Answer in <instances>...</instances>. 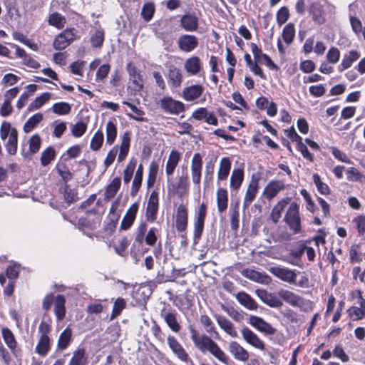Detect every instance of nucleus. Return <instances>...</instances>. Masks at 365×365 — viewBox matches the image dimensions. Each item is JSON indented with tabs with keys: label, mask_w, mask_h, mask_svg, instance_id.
<instances>
[{
	"label": "nucleus",
	"mask_w": 365,
	"mask_h": 365,
	"mask_svg": "<svg viewBox=\"0 0 365 365\" xmlns=\"http://www.w3.org/2000/svg\"><path fill=\"white\" fill-rule=\"evenodd\" d=\"M216 320L218 326L229 336L233 338L238 336L237 331L234 324L225 317L217 316Z\"/></svg>",
	"instance_id": "nucleus-20"
},
{
	"label": "nucleus",
	"mask_w": 365,
	"mask_h": 365,
	"mask_svg": "<svg viewBox=\"0 0 365 365\" xmlns=\"http://www.w3.org/2000/svg\"><path fill=\"white\" fill-rule=\"evenodd\" d=\"M349 175L348 179L350 180L359 181L360 182H365V176L362 175L355 168H350L347 170Z\"/></svg>",
	"instance_id": "nucleus-60"
},
{
	"label": "nucleus",
	"mask_w": 365,
	"mask_h": 365,
	"mask_svg": "<svg viewBox=\"0 0 365 365\" xmlns=\"http://www.w3.org/2000/svg\"><path fill=\"white\" fill-rule=\"evenodd\" d=\"M245 60L246 61L247 66L255 75L259 76L262 78H264V75L262 69L258 66L256 62H253L252 61L251 56L249 53H246L245 55Z\"/></svg>",
	"instance_id": "nucleus-52"
},
{
	"label": "nucleus",
	"mask_w": 365,
	"mask_h": 365,
	"mask_svg": "<svg viewBox=\"0 0 365 365\" xmlns=\"http://www.w3.org/2000/svg\"><path fill=\"white\" fill-rule=\"evenodd\" d=\"M191 339L195 347L202 354L209 352L220 361L226 364L228 358L218 344L206 334H200L194 329H190Z\"/></svg>",
	"instance_id": "nucleus-1"
},
{
	"label": "nucleus",
	"mask_w": 365,
	"mask_h": 365,
	"mask_svg": "<svg viewBox=\"0 0 365 365\" xmlns=\"http://www.w3.org/2000/svg\"><path fill=\"white\" fill-rule=\"evenodd\" d=\"M167 78L170 86L173 88H178L180 86L183 79L181 70L174 66H170Z\"/></svg>",
	"instance_id": "nucleus-18"
},
{
	"label": "nucleus",
	"mask_w": 365,
	"mask_h": 365,
	"mask_svg": "<svg viewBox=\"0 0 365 365\" xmlns=\"http://www.w3.org/2000/svg\"><path fill=\"white\" fill-rule=\"evenodd\" d=\"M168 344L169 347L173 351V354L181 361L184 362H187L189 361V356L182 346V345L178 342V341L173 336H168Z\"/></svg>",
	"instance_id": "nucleus-12"
},
{
	"label": "nucleus",
	"mask_w": 365,
	"mask_h": 365,
	"mask_svg": "<svg viewBox=\"0 0 365 365\" xmlns=\"http://www.w3.org/2000/svg\"><path fill=\"white\" fill-rule=\"evenodd\" d=\"M200 323L204 327L205 331L209 333H217L215 329V327L212 321L207 315H202L200 317Z\"/></svg>",
	"instance_id": "nucleus-61"
},
{
	"label": "nucleus",
	"mask_w": 365,
	"mask_h": 365,
	"mask_svg": "<svg viewBox=\"0 0 365 365\" xmlns=\"http://www.w3.org/2000/svg\"><path fill=\"white\" fill-rule=\"evenodd\" d=\"M188 185L189 182L187 175H182L177 177V180L175 183H171L169 185V190L182 195L185 193Z\"/></svg>",
	"instance_id": "nucleus-21"
},
{
	"label": "nucleus",
	"mask_w": 365,
	"mask_h": 365,
	"mask_svg": "<svg viewBox=\"0 0 365 365\" xmlns=\"http://www.w3.org/2000/svg\"><path fill=\"white\" fill-rule=\"evenodd\" d=\"M66 299L63 295L58 294L54 301V313L58 320H62L66 314Z\"/></svg>",
	"instance_id": "nucleus-33"
},
{
	"label": "nucleus",
	"mask_w": 365,
	"mask_h": 365,
	"mask_svg": "<svg viewBox=\"0 0 365 365\" xmlns=\"http://www.w3.org/2000/svg\"><path fill=\"white\" fill-rule=\"evenodd\" d=\"M231 160L227 157H224L220 160L219 169L217 172V180H225L230 172Z\"/></svg>",
	"instance_id": "nucleus-27"
},
{
	"label": "nucleus",
	"mask_w": 365,
	"mask_h": 365,
	"mask_svg": "<svg viewBox=\"0 0 365 365\" xmlns=\"http://www.w3.org/2000/svg\"><path fill=\"white\" fill-rule=\"evenodd\" d=\"M53 112L57 115H63L68 114L71 110L70 104L66 102L55 103L52 107Z\"/></svg>",
	"instance_id": "nucleus-50"
},
{
	"label": "nucleus",
	"mask_w": 365,
	"mask_h": 365,
	"mask_svg": "<svg viewBox=\"0 0 365 365\" xmlns=\"http://www.w3.org/2000/svg\"><path fill=\"white\" fill-rule=\"evenodd\" d=\"M130 133L126 131L123 133L121 138V143L120 146L119 155L118 156V162L124 160L128 153L130 148Z\"/></svg>",
	"instance_id": "nucleus-29"
},
{
	"label": "nucleus",
	"mask_w": 365,
	"mask_h": 365,
	"mask_svg": "<svg viewBox=\"0 0 365 365\" xmlns=\"http://www.w3.org/2000/svg\"><path fill=\"white\" fill-rule=\"evenodd\" d=\"M290 200L291 199L289 197L283 198L273 207L270 213V219L274 223H277L279 221L282 212L285 207L289 203Z\"/></svg>",
	"instance_id": "nucleus-22"
},
{
	"label": "nucleus",
	"mask_w": 365,
	"mask_h": 365,
	"mask_svg": "<svg viewBox=\"0 0 365 365\" xmlns=\"http://www.w3.org/2000/svg\"><path fill=\"white\" fill-rule=\"evenodd\" d=\"M161 108L170 114L178 115L185 109L184 104L171 97H164L160 101Z\"/></svg>",
	"instance_id": "nucleus-6"
},
{
	"label": "nucleus",
	"mask_w": 365,
	"mask_h": 365,
	"mask_svg": "<svg viewBox=\"0 0 365 365\" xmlns=\"http://www.w3.org/2000/svg\"><path fill=\"white\" fill-rule=\"evenodd\" d=\"M123 103L126 105L130 109L131 113H127V115L130 118L139 122H144L146 120L143 117L144 112L141 109L137 108L135 105L128 101H123Z\"/></svg>",
	"instance_id": "nucleus-40"
},
{
	"label": "nucleus",
	"mask_w": 365,
	"mask_h": 365,
	"mask_svg": "<svg viewBox=\"0 0 365 365\" xmlns=\"http://www.w3.org/2000/svg\"><path fill=\"white\" fill-rule=\"evenodd\" d=\"M136 165V160L132 159L130 160L129 163L127 165L125 169L123 172V180L125 183H128L133 175L134 170Z\"/></svg>",
	"instance_id": "nucleus-54"
},
{
	"label": "nucleus",
	"mask_w": 365,
	"mask_h": 365,
	"mask_svg": "<svg viewBox=\"0 0 365 365\" xmlns=\"http://www.w3.org/2000/svg\"><path fill=\"white\" fill-rule=\"evenodd\" d=\"M158 210V193L154 190L150 195L146 208L145 217L148 221L154 222Z\"/></svg>",
	"instance_id": "nucleus-9"
},
{
	"label": "nucleus",
	"mask_w": 365,
	"mask_h": 365,
	"mask_svg": "<svg viewBox=\"0 0 365 365\" xmlns=\"http://www.w3.org/2000/svg\"><path fill=\"white\" fill-rule=\"evenodd\" d=\"M184 68L190 76L197 75L202 68L200 59L197 56L188 58L185 61Z\"/></svg>",
	"instance_id": "nucleus-19"
},
{
	"label": "nucleus",
	"mask_w": 365,
	"mask_h": 365,
	"mask_svg": "<svg viewBox=\"0 0 365 365\" xmlns=\"http://www.w3.org/2000/svg\"><path fill=\"white\" fill-rule=\"evenodd\" d=\"M180 25L187 31H195L198 28V19L193 14H185L180 19Z\"/></svg>",
	"instance_id": "nucleus-25"
},
{
	"label": "nucleus",
	"mask_w": 365,
	"mask_h": 365,
	"mask_svg": "<svg viewBox=\"0 0 365 365\" xmlns=\"http://www.w3.org/2000/svg\"><path fill=\"white\" fill-rule=\"evenodd\" d=\"M259 189V178L252 175L247 185L244 198L242 207L243 210H247L253 200L255 199Z\"/></svg>",
	"instance_id": "nucleus-4"
},
{
	"label": "nucleus",
	"mask_w": 365,
	"mask_h": 365,
	"mask_svg": "<svg viewBox=\"0 0 365 365\" xmlns=\"http://www.w3.org/2000/svg\"><path fill=\"white\" fill-rule=\"evenodd\" d=\"M125 307V302L122 298H118L113 304V310L110 315V319L116 318Z\"/></svg>",
	"instance_id": "nucleus-53"
},
{
	"label": "nucleus",
	"mask_w": 365,
	"mask_h": 365,
	"mask_svg": "<svg viewBox=\"0 0 365 365\" xmlns=\"http://www.w3.org/2000/svg\"><path fill=\"white\" fill-rule=\"evenodd\" d=\"M237 302L245 308L250 310H255L257 309V304L254 299L246 292H241L236 294Z\"/></svg>",
	"instance_id": "nucleus-26"
},
{
	"label": "nucleus",
	"mask_w": 365,
	"mask_h": 365,
	"mask_svg": "<svg viewBox=\"0 0 365 365\" xmlns=\"http://www.w3.org/2000/svg\"><path fill=\"white\" fill-rule=\"evenodd\" d=\"M244 180V170L243 169L238 168L234 169L232 172L230 185L231 189L238 190Z\"/></svg>",
	"instance_id": "nucleus-30"
},
{
	"label": "nucleus",
	"mask_w": 365,
	"mask_h": 365,
	"mask_svg": "<svg viewBox=\"0 0 365 365\" xmlns=\"http://www.w3.org/2000/svg\"><path fill=\"white\" fill-rule=\"evenodd\" d=\"M15 54L17 57L22 59V63L31 68H38L40 64L30 56H29L26 51L18 46H15Z\"/></svg>",
	"instance_id": "nucleus-24"
},
{
	"label": "nucleus",
	"mask_w": 365,
	"mask_h": 365,
	"mask_svg": "<svg viewBox=\"0 0 365 365\" xmlns=\"http://www.w3.org/2000/svg\"><path fill=\"white\" fill-rule=\"evenodd\" d=\"M48 22L50 26L60 29L64 27L66 20L64 16L58 12H53L49 15Z\"/></svg>",
	"instance_id": "nucleus-42"
},
{
	"label": "nucleus",
	"mask_w": 365,
	"mask_h": 365,
	"mask_svg": "<svg viewBox=\"0 0 365 365\" xmlns=\"http://www.w3.org/2000/svg\"><path fill=\"white\" fill-rule=\"evenodd\" d=\"M164 319L172 331L175 332H178L180 331V326L177 322L176 317L173 313H166L164 316Z\"/></svg>",
	"instance_id": "nucleus-51"
},
{
	"label": "nucleus",
	"mask_w": 365,
	"mask_h": 365,
	"mask_svg": "<svg viewBox=\"0 0 365 365\" xmlns=\"http://www.w3.org/2000/svg\"><path fill=\"white\" fill-rule=\"evenodd\" d=\"M63 197L68 204L73 202L77 199L76 192L67 185L63 187Z\"/></svg>",
	"instance_id": "nucleus-63"
},
{
	"label": "nucleus",
	"mask_w": 365,
	"mask_h": 365,
	"mask_svg": "<svg viewBox=\"0 0 365 365\" xmlns=\"http://www.w3.org/2000/svg\"><path fill=\"white\" fill-rule=\"evenodd\" d=\"M103 133L101 130H98L96 132L91 140V149L93 151L98 150L103 145Z\"/></svg>",
	"instance_id": "nucleus-49"
},
{
	"label": "nucleus",
	"mask_w": 365,
	"mask_h": 365,
	"mask_svg": "<svg viewBox=\"0 0 365 365\" xmlns=\"http://www.w3.org/2000/svg\"><path fill=\"white\" fill-rule=\"evenodd\" d=\"M187 225V210L186 207L180 204L176 211L175 226L179 232L185 231Z\"/></svg>",
	"instance_id": "nucleus-14"
},
{
	"label": "nucleus",
	"mask_w": 365,
	"mask_h": 365,
	"mask_svg": "<svg viewBox=\"0 0 365 365\" xmlns=\"http://www.w3.org/2000/svg\"><path fill=\"white\" fill-rule=\"evenodd\" d=\"M278 294L283 300L293 307H302L304 305L303 298L291 291L282 289Z\"/></svg>",
	"instance_id": "nucleus-15"
},
{
	"label": "nucleus",
	"mask_w": 365,
	"mask_h": 365,
	"mask_svg": "<svg viewBox=\"0 0 365 365\" xmlns=\"http://www.w3.org/2000/svg\"><path fill=\"white\" fill-rule=\"evenodd\" d=\"M42 120L43 115L41 113H38L32 115L24 125V132H31Z\"/></svg>",
	"instance_id": "nucleus-47"
},
{
	"label": "nucleus",
	"mask_w": 365,
	"mask_h": 365,
	"mask_svg": "<svg viewBox=\"0 0 365 365\" xmlns=\"http://www.w3.org/2000/svg\"><path fill=\"white\" fill-rule=\"evenodd\" d=\"M198 44L197 38L195 36L183 35L178 39V46L180 50L185 52L193 51Z\"/></svg>",
	"instance_id": "nucleus-17"
},
{
	"label": "nucleus",
	"mask_w": 365,
	"mask_h": 365,
	"mask_svg": "<svg viewBox=\"0 0 365 365\" xmlns=\"http://www.w3.org/2000/svg\"><path fill=\"white\" fill-rule=\"evenodd\" d=\"M282 36L284 41L287 45L291 44L295 36L294 25L292 23L287 24L283 29Z\"/></svg>",
	"instance_id": "nucleus-46"
},
{
	"label": "nucleus",
	"mask_w": 365,
	"mask_h": 365,
	"mask_svg": "<svg viewBox=\"0 0 365 365\" xmlns=\"http://www.w3.org/2000/svg\"><path fill=\"white\" fill-rule=\"evenodd\" d=\"M158 170V166L157 163L155 162H152L149 167V173H148V180H147V184H148V187L153 186L155 182Z\"/></svg>",
	"instance_id": "nucleus-56"
},
{
	"label": "nucleus",
	"mask_w": 365,
	"mask_h": 365,
	"mask_svg": "<svg viewBox=\"0 0 365 365\" xmlns=\"http://www.w3.org/2000/svg\"><path fill=\"white\" fill-rule=\"evenodd\" d=\"M50 349L49 337L40 336L38 344L36 346V351L41 356L47 354Z\"/></svg>",
	"instance_id": "nucleus-45"
},
{
	"label": "nucleus",
	"mask_w": 365,
	"mask_h": 365,
	"mask_svg": "<svg viewBox=\"0 0 365 365\" xmlns=\"http://www.w3.org/2000/svg\"><path fill=\"white\" fill-rule=\"evenodd\" d=\"M217 209L220 212H224L227 207V192L225 189L219 188L216 195Z\"/></svg>",
	"instance_id": "nucleus-39"
},
{
	"label": "nucleus",
	"mask_w": 365,
	"mask_h": 365,
	"mask_svg": "<svg viewBox=\"0 0 365 365\" xmlns=\"http://www.w3.org/2000/svg\"><path fill=\"white\" fill-rule=\"evenodd\" d=\"M313 180L315 185L317 187L318 191L322 195H328L329 193V187L325 183H324L317 173L313 175Z\"/></svg>",
	"instance_id": "nucleus-58"
},
{
	"label": "nucleus",
	"mask_w": 365,
	"mask_h": 365,
	"mask_svg": "<svg viewBox=\"0 0 365 365\" xmlns=\"http://www.w3.org/2000/svg\"><path fill=\"white\" fill-rule=\"evenodd\" d=\"M203 87L200 85H192L182 91V97L187 101L198 98L203 92Z\"/></svg>",
	"instance_id": "nucleus-23"
},
{
	"label": "nucleus",
	"mask_w": 365,
	"mask_h": 365,
	"mask_svg": "<svg viewBox=\"0 0 365 365\" xmlns=\"http://www.w3.org/2000/svg\"><path fill=\"white\" fill-rule=\"evenodd\" d=\"M120 187V178L118 177L114 178L112 181L107 185L105 190V199L110 200L113 198Z\"/></svg>",
	"instance_id": "nucleus-35"
},
{
	"label": "nucleus",
	"mask_w": 365,
	"mask_h": 365,
	"mask_svg": "<svg viewBox=\"0 0 365 365\" xmlns=\"http://www.w3.org/2000/svg\"><path fill=\"white\" fill-rule=\"evenodd\" d=\"M241 333L242 336L246 343L260 351L265 350L264 343L251 329L247 327H244L242 329Z\"/></svg>",
	"instance_id": "nucleus-8"
},
{
	"label": "nucleus",
	"mask_w": 365,
	"mask_h": 365,
	"mask_svg": "<svg viewBox=\"0 0 365 365\" xmlns=\"http://www.w3.org/2000/svg\"><path fill=\"white\" fill-rule=\"evenodd\" d=\"M104 41V32L102 29L96 30L92 34L91 41L94 47H101Z\"/></svg>",
	"instance_id": "nucleus-59"
},
{
	"label": "nucleus",
	"mask_w": 365,
	"mask_h": 365,
	"mask_svg": "<svg viewBox=\"0 0 365 365\" xmlns=\"http://www.w3.org/2000/svg\"><path fill=\"white\" fill-rule=\"evenodd\" d=\"M202 158L200 153H195L191 160V178L193 184L199 186L201 181Z\"/></svg>",
	"instance_id": "nucleus-7"
},
{
	"label": "nucleus",
	"mask_w": 365,
	"mask_h": 365,
	"mask_svg": "<svg viewBox=\"0 0 365 365\" xmlns=\"http://www.w3.org/2000/svg\"><path fill=\"white\" fill-rule=\"evenodd\" d=\"M269 271L276 277L289 284H296L297 273L292 269L281 267H272Z\"/></svg>",
	"instance_id": "nucleus-5"
},
{
	"label": "nucleus",
	"mask_w": 365,
	"mask_h": 365,
	"mask_svg": "<svg viewBox=\"0 0 365 365\" xmlns=\"http://www.w3.org/2000/svg\"><path fill=\"white\" fill-rule=\"evenodd\" d=\"M143 166L142 165H140L138 170H136L133 183H132V188L130 194L131 195L134 196L137 194L138 192L141 183H142V178H143Z\"/></svg>",
	"instance_id": "nucleus-44"
},
{
	"label": "nucleus",
	"mask_w": 365,
	"mask_h": 365,
	"mask_svg": "<svg viewBox=\"0 0 365 365\" xmlns=\"http://www.w3.org/2000/svg\"><path fill=\"white\" fill-rule=\"evenodd\" d=\"M1 334L5 344L10 349L11 353L16 355V341L12 331L6 327L1 329Z\"/></svg>",
	"instance_id": "nucleus-31"
},
{
	"label": "nucleus",
	"mask_w": 365,
	"mask_h": 365,
	"mask_svg": "<svg viewBox=\"0 0 365 365\" xmlns=\"http://www.w3.org/2000/svg\"><path fill=\"white\" fill-rule=\"evenodd\" d=\"M348 312L353 320H359L365 315V308L360 309L357 307H351L349 309Z\"/></svg>",
	"instance_id": "nucleus-64"
},
{
	"label": "nucleus",
	"mask_w": 365,
	"mask_h": 365,
	"mask_svg": "<svg viewBox=\"0 0 365 365\" xmlns=\"http://www.w3.org/2000/svg\"><path fill=\"white\" fill-rule=\"evenodd\" d=\"M285 184L282 180H271L264 187L262 195L268 200L276 197L278 193L284 190Z\"/></svg>",
	"instance_id": "nucleus-10"
},
{
	"label": "nucleus",
	"mask_w": 365,
	"mask_h": 365,
	"mask_svg": "<svg viewBox=\"0 0 365 365\" xmlns=\"http://www.w3.org/2000/svg\"><path fill=\"white\" fill-rule=\"evenodd\" d=\"M8 141L6 144V149L10 155H15L17 151L18 132L16 129H13L11 135L8 137Z\"/></svg>",
	"instance_id": "nucleus-41"
},
{
	"label": "nucleus",
	"mask_w": 365,
	"mask_h": 365,
	"mask_svg": "<svg viewBox=\"0 0 365 365\" xmlns=\"http://www.w3.org/2000/svg\"><path fill=\"white\" fill-rule=\"evenodd\" d=\"M327 61L333 64L336 63L340 58V51L336 47H331L329 48L327 53Z\"/></svg>",
	"instance_id": "nucleus-62"
},
{
	"label": "nucleus",
	"mask_w": 365,
	"mask_h": 365,
	"mask_svg": "<svg viewBox=\"0 0 365 365\" xmlns=\"http://www.w3.org/2000/svg\"><path fill=\"white\" fill-rule=\"evenodd\" d=\"M230 225L233 230H237L239 227V208L237 205L230 208Z\"/></svg>",
	"instance_id": "nucleus-55"
},
{
	"label": "nucleus",
	"mask_w": 365,
	"mask_h": 365,
	"mask_svg": "<svg viewBox=\"0 0 365 365\" xmlns=\"http://www.w3.org/2000/svg\"><path fill=\"white\" fill-rule=\"evenodd\" d=\"M284 221L294 234L302 231L299 206L296 202H292L284 215Z\"/></svg>",
	"instance_id": "nucleus-2"
},
{
	"label": "nucleus",
	"mask_w": 365,
	"mask_h": 365,
	"mask_svg": "<svg viewBox=\"0 0 365 365\" xmlns=\"http://www.w3.org/2000/svg\"><path fill=\"white\" fill-rule=\"evenodd\" d=\"M86 350L83 348L74 351L68 365H86Z\"/></svg>",
	"instance_id": "nucleus-37"
},
{
	"label": "nucleus",
	"mask_w": 365,
	"mask_h": 365,
	"mask_svg": "<svg viewBox=\"0 0 365 365\" xmlns=\"http://www.w3.org/2000/svg\"><path fill=\"white\" fill-rule=\"evenodd\" d=\"M127 71L130 76V80L135 86L136 88H142L143 85V79L139 73L137 71L136 67L131 63H129L127 65Z\"/></svg>",
	"instance_id": "nucleus-34"
},
{
	"label": "nucleus",
	"mask_w": 365,
	"mask_h": 365,
	"mask_svg": "<svg viewBox=\"0 0 365 365\" xmlns=\"http://www.w3.org/2000/svg\"><path fill=\"white\" fill-rule=\"evenodd\" d=\"M359 57L360 54L356 51H350L348 54H346L344 56L341 65L339 68V71H342L349 68L354 61L359 58Z\"/></svg>",
	"instance_id": "nucleus-38"
},
{
	"label": "nucleus",
	"mask_w": 365,
	"mask_h": 365,
	"mask_svg": "<svg viewBox=\"0 0 365 365\" xmlns=\"http://www.w3.org/2000/svg\"><path fill=\"white\" fill-rule=\"evenodd\" d=\"M106 143L112 145L117 136V128L116 125L112 122L108 121L106 124Z\"/></svg>",
	"instance_id": "nucleus-48"
},
{
	"label": "nucleus",
	"mask_w": 365,
	"mask_h": 365,
	"mask_svg": "<svg viewBox=\"0 0 365 365\" xmlns=\"http://www.w3.org/2000/svg\"><path fill=\"white\" fill-rule=\"evenodd\" d=\"M55 157V150L53 148L49 147L45 150L41 157V165L46 166L48 165Z\"/></svg>",
	"instance_id": "nucleus-57"
},
{
	"label": "nucleus",
	"mask_w": 365,
	"mask_h": 365,
	"mask_svg": "<svg viewBox=\"0 0 365 365\" xmlns=\"http://www.w3.org/2000/svg\"><path fill=\"white\" fill-rule=\"evenodd\" d=\"M71 338L72 331L68 327L65 329L59 336L57 343L58 349L61 351L66 349L71 341Z\"/></svg>",
	"instance_id": "nucleus-36"
},
{
	"label": "nucleus",
	"mask_w": 365,
	"mask_h": 365,
	"mask_svg": "<svg viewBox=\"0 0 365 365\" xmlns=\"http://www.w3.org/2000/svg\"><path fill=\"white\" fill-rule=\"evenodd\" d=\"M228 349L232 356L237 361L245 362L250 358L249 352L237 341H230Z\"/></svg>",
	"instance_id": "nucleus-11"
},
{
	"label": "nucleus",
	"mask_w": 365,
	"mask_h": 365,
	"mask_svg": "<svg viewBox=\"0 0 365 365\" xmlns=\"http://www.w3.org/2000/svg\"><path fill=\"white\" fill-rule=\"evenodd\" d=\"M180 158V153L178 151L172 150L170 152L165 165V173L168 177L173 174Z\"/></svg>",
	"instance_id": "nucleus-28"
},
{
	"label": "nucleus",
	"mask_w": 365,
	"mask_h": 365,
	"mask_svg": "<svg viewBox=\"0 0 365 365\" xmlns=\"http://www.w3.org/2000/svg\"><path fill=\"white\" fill-rule=\"evenodd\" d=\"M138 210V204L137 202H135L130 206L121 221V230H127L130 227L135 219Z\"/></svg>",
	"instance_id": "nucleus-16"
},
{
	"label": "nucleus",
	"mask_w": 365,
	"mask_h": 365,
	"mask_svg": "<svg viewBox=\"0 0 365 365\" xmlns=\"http://www.w3.org/2000/svg\"><path fill=\"white\" fill-rule=\"evenodd\" d=\"M244 275L252 281L262 284H267L271 282V278L268 275L255 270H245Z\"/></svg>",
	"instance_id": "nucleus-32"
},
{
	"label": "nucleus",
	"mask_w": 365,
	"mask_h": 365,
	"mask_svg": "<svg viewBox=\"0 0 365 365\" xmlns=\"http://www.w3.org/2000/svg\"><path fill=\"white\" fill-rule=\"evenodd\" d=\"M51 94L46 92L42 93L40 96L35 98L28 107L29 111L37 110L40 108L46 102L48 101L51 98Z\"/></svg>",
	"instance_id": "nucleus-43"
},
{
	"label": "nucleus",
	"mask_w": 365,
	"mask_h": 365,
	"mask_svg": "<svg viewBox=\"0 0 365 365\" xmlns=\"http://www.w3.org/2000/svg\"><path fill=\"white\" fill-rule=\"evenodd\" d=\"M249 323L256 329L266 334H273L275 332V329L261 317L251 316Z\"/></svg>",
	"instance_id": "nucleus-13"
},
{
	"label": "nucleus",
	"mask_w": 365,
	"mask_h": 365,
	"mask_svg": "<svg viewBox=\"0 0 365 365\" xmlns=\"http://www.w3.org/2000/svg\"><path fill=\"white\" fill-rule=\"evenodd\" d=\"M74 29H67L59 34L55 38L53 46L56 50H62L70 45L76 38Z\"/></svg>",
	"instance_id": "nucleus-3"
}]
</instances>
